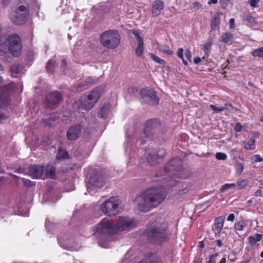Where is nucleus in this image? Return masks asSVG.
<instances>
[{"instance_id":"1","label":"nucleus","mask_w":263,"mask_h":263,"mask_svg":"<svg viewBox=\"0 0 263 263\" xmlns=\"http://www.w3.org/2000/svg\"><path fill=\"white\" fill-rule=\"evenodd\" d=\"M166 195L164 188L152 187L138 196L136 198L134 203L140 211L146 212L162 203Z\"/></svg>"},{"instance_id":"2","label":"nucleus","mask_w":263,"mask_h":263,"mask_svg":"<svg viewBox=\"0 0 263 263\" xmlns=\"http://www.w3.org/2000/svg\"><path fill=\"white\" fill-rule=\"evenodd\" d=\"M145 233L149 241L158 244L167 241L170 235L167 224L164 221L156 223L147 228Z\"/></svg>"},{"instance_id":"3","label":"nucleus","mask_w":263,"mask_h":263,"mask_svg":"<svg viewBox=\"0 0 263 263\" xmlns=\"http://www.w3.org/2000/svg\"><path fill=\"white\" fill-rule=\"evenodd\" d=\"M182 163L180 158L178 157L172 158L164 167L163 171L165 173H170V177L166 181L165 186L166 187L175 185L178 179L182 177Z\"/></svg>"},{"instance_id":"4","label":"nucleus","mask_w":263,"mask_h":263,"mask_svg":"<svg viewBox=\"0 0 263 263\" xmlns=\"http://www.w3.org/2000/svg\"><path fill=\"white\" fill-rule=\"evenodd\" d=\"M22 45L20 37L12 34L0 40V51L3 53L9 52L14 57L18 56L21 52Z\"/></svg>"},{"instance_id":"5","label":"nucleus","mask_w":263,"mask_h":263,"mask_svg":"<svg viewBox=\"0 0 263 263\" xmlns=\"http://www.w3.org/2000/svg\"><path fill=\"white\" fill-rule=\"evenodd\" d=\"M92 230L96 238L100 240H106L110 235L117 233L114 224L106 218L92 227Z\"/></svg>"},{"instance_id":"6","label":"nucleus","mask_w":263,"mask_h":263,"mask_svg":"<svg viewBox=\"0 0 263 263\" xmlns=\"http://www.w3.org/2000/svg\"><path fill=\"white\" fill-rule=\"evenodd\" d=\"M103 91V88L100 86L93 89L88 95H84L79 99V109L90 110L100 97Z\"/></svg>"},{"instance_id":"7","label":"nucleus","mask_w":263,"mask_h":263,"mask_svg":"<svg viewBox=\"0 0 263 263\" xmlns=\"http://www.w3.org/2000/svg\"><path fill=\"white\" fill-rule=\"evenodd\" d=\"M100 40L104 47L114 49L120 45L121 36L118 30H108L101 34Z\"/></svg>"},{"instance_id":"8","label":"nucleus","mask_w":263,"mask_h":263,"mask_svg":"<svg viewBox=\"0 0 263 263\" xmlns=\"http://www.w3.org/2000/svg\"><path fill=\"white\" fill-rule=\"evenodd\" d=\"M161 127V124L159 120L157 119L148 120L145 123L144 130L141 133L142 135L139 139L140 144H143L146 142V138H151L158 133L160 130Z\"/></svg>"},{"instance_id":"9","label":"nucleus","mask_w":263,"mask_h":263,"mask_svg":"<svg viewBox=\"0 0 263 263\" xmlns=\"http://www.w3.org/2000/svg\"><path fill=\"white\" fill-rule=\"evenodd\" d=\"M29 14V8L27 6L21 5L11 12L10 17L15 25H22L27 22Z\"/></svg>"},{"instance_id":"10","label":"nucleus","mask_w":263,"mask_h":263,"mask_svg":"<svg viewBox=\"0 0 263 263\" xmlns=\"http://www.w3.org/2000/svg\"><path fill=\"white\" fill-rule=\"evenodd\" d=\"M119 202L118 198L112 196L104 201L100 205V210L107 216H114L119 213Z\"/></svg>"},{"instance_id":"11","label":"nucleus","mask_w":263,"mask_h":263,"mask_svg":"<svg viewBox=\"0 0 263 263\" xmlns=\"http://www.w3.org/2000/svg\"><path fill=\"white\" fill-rule=\"evenodd\" d=\"M15 85L14 83L6 84L0 88V107L7 106L10 101V95L15 91Z\"/></svg>"},{"instance_id":"12","label":"nucleus","mask_w":263,"mask_h":263,"mask_svg":"<svg viewBox=\"0 0 263 263\" xmlns=\"http://www.w3.org/2000/svg\"><path fill=\"white\" fill-rule=\"evenodd\" d=\"M140 97L143 102L152 106L158 105L159 102L156 92L153 89L142 88Z\"/></svg>"},{"instance_id":"13","label":"nucleus","mask_w":263,"mask_h":263,"mask_svg":"<svg viewBox=\"0 0 263 263\" xmlns=\"http://www.w3.org/2000/svg\"><path fill=\"white\" fill-rule=\"evenodd\" d=\"M165 152L163 150H157V149H149L146 153V157L147 163L150 165H155L160 162L162 159Z\"/></svg>"},{"instance_id":"14","label":"nucleus","mask_w":263,"mask_h":263,"mask_svg":"<svg viewBox=\"0 0 263 263\" xmlns=\"http://www.w3.org/2000/svg\"><path fill=\"white\" fill-rule=\"evenodd\" d=\"M135 226V222L128 217H120L117 220L115 226L118 231H123L133 228Z\"/></svg>"},{"instance_id":"15","label":"nucleus","mask_w":263,"mask_h":263,"mask_svg":"<svg viewBox=\"0 0 263 263\" xmlns=\"http://www.w3.org/2000/svg\"><path fill=\"white\" fill-rule=\"evenodd\" d=\"M62 95L59 91L51 92L46 99V105L49 108H54L62 99Z\"/></svg>"},{"instance_id":"16","label":"nucleus","mask_w":263,"mask_h":263,"mask_svg":"<svg viewBox=\"0 0 263 263\" xmlns=\"http://www.w3.org/2000/svg\"><path fill=\"white\" fill-rule=\"evenodd\" d=\"M81 131V125L79 124L70 126L66 133L67 139L71 141L76 140L79 138Z\"/></svg>"},{"instance_id":"17","label":"nucleus","mask_w":263,"mask_h":263,"mask_svg":"<svg viewBox=\"0 0 263 263\" xmlns=\"http://www.w3.org/2000/svg\"><path fill=\"white\" fill-rule=\"evenodd\" d=\"M44 172V167L39 165H32L29 167V175L33 179H39Z\"/></svg>"},{"instance_id":"18","label":"nucleus","mask_w":263,"mask_h":263,"mask_svg":"<svg viewBox=\"0 0 263 263\" xmlns=\"http://www.w3.org/2000/svg\"><path fill=\"white\" fill-rule=\"evenodd\" d=\"M105 182L104 178L100 176L98 173H95L91 175L89 179V184L95 187L101 188Z\"/></svg>"},{"instance_id":"19","label":"nucleus","mask_w":263,"mask_h":263,"mask_svg":"<svg viewBox=\"0 0 263 263\" xmlns=\"http://www.w3.org/2000/svg\"><path fill=\"white\" fill-rule=\"evenodd\" d=\"M164 8V2L161 0H156L153 3L152 14L154 16L159 15Z\"/></svg>"},{"instance_id":"20","label":"nucleus","mask_w":263,"mask_h":263,"mask_svg":"<svg viewBox=\"0 0 263 263\" xmlns=\"http://www.w3.org/2000/svg\"><path fill=\"white\" fill-rule=\"evenodd\" d=\"M138 263H162L161 259L155 254L149 253Z\"/></svg>"},{"instance_id":"21","label":"nucleus","mask_w":263,"mask_h":263,"mask_svg":"<svg viewBox=\"0 0 263 263\" xmlns=\"http://www.w3.org/2000/svg\"><path fill=\"white\" fill-rule=\"evenodd\" d=\"M45 175L48 178L54 179L55 178L56 168L52 165L47 164L44 168Z\"/></svg>"},{"instance_id":"22","label":"nucleus","mask_w":263,"mask_h":263,"mask_svg":"<svg viewBox=\"0 0 263 263\" xmlns=\"http://www.w3.org/2000/svg\"><path fill=\"white\" fill-rule=\"evenodd\" d=\"M58 119L59 117L55 114H51L49 115L47 119H44L43 120V124L44 126H51Z\"/></svg>"},{"instance_id":"23","label":"nucleus","mask_w":263,"mask_h":263,"mask_svg":"<svg viewBox=\"0 0 263 263\" xmlns=\"http://www.w3.org/2000/svg\"><path fill=\"white\" fill-rule=\"evenodd\" d=\"M224 217L219 216L217 217L214 220V226L215 227V229L219 234L221 232L224 223Z\"/></svg>"},{"instance_id":"24","label":"nucleus","mask_w":263,"mask_h":263,"mask_svg":"<svg viewBox=\"0 0 263 263\" xmlns=\"http://www.w3.org/2000/svg\"><path fill=\"white\" fill-rule=\"evenodd\" d=\"M22 68L21 65L17 63L13 64L10 66V71L12 77H17V75L21 73Z\"/></svg>"},{"instance_id":"25","label":"nucleus","mask_w":263,"mask_h":263,"mask_svg":"<svg viewBox=\"0 0 263 263\" xmlns=\"http://www.w3.org/2000/svg\"><path fill=\"white\" fill-rule=\"evenodd\" d=\"M262 237L263 235L261 234H256L254 236H250L248 238L249 242L251 246H254L261 240Z\"/></svg>"},{"instance_id":"26","label":"nucleus","mask_w":263,"mask_h":263,"mask_svg":"<svg viewBox=\"0 0 263 263\" xmlns=\"http://www.w3.org/2000/svg\"><path fill=\"white\" fill-rule=\"evenodd\" d=\"M68 154L67 151L61 149L58 150L56 156L57 160L60 161L61 160L68 159Z\"/></svg>"},{"instance_id":"27","label":"nucleus","mask_w":263,"mask_h":263,"mask_svg":"<svg viewBox=\"0 0 263 263\" xmlns=\"http://www.w3.org/2000/svg\"><path fill=\"white\" fill-rule=\"evenodd\" d=\"M242 18L252 26L256 24L255 18L249 13H243L242 15Z\"/></svg>"},{"instance_id":"28","label":"nucleus","mask_w":263,"mask_h":263,"mask_svg":"<svg viewBox=\"0 0 263 263\" xmlns=\"http://www.w3.org/2000/svg\"><path fill=\"white\" fill-rule=\"evenodd\" d=\"M158 48L159 51L168 55H173V51L171 50L169 47L166 45H158Z\"/></svg>"},{"instance_id":"29","label":"nucleus","mask_w":263,"mask_h":263,"mask_svg":"<svg viewBox=\"0 0 263 263\" xmlns=\"http://www.w3.org/2000/svg\"><path fill=\"white\" fill-rule=\"evenodd\" d=\"M55 62L52 60H50L47 62L46 68L47 71L50 73H53L55 69Z\"/></svg>"},{"instance_id":"30","label":"nucleus","mask_w":263,"mask_h":263,"mask_svg":"<svg viewBox=\"0 0 263 263\" xmlns=\"http://www.w3.org/2000/svg\"><path fill=\"white\" fill-rule=\"evenodd\" d=\"M247 226V223L245 221L241 220L236 223L234 228L237 231H242Z\"/></svg>"},{"instance_id":"31","label":"nucleus","mask_w":263,"mask_h":263,"mask_svg":"<svg viewBox=\"0 0 263 263\" xmlns=\"http://www.w3.org/2000/svg\"><path fill=\"white\" fill-rule=\"evenodd\" d=\"M144 51V43H138V46L135 49L136 54L138 57H141Z\"/></svg>"},{"instance_id":"32","label":"nucleus","mask_w":263,"mask_h":263,"mask_svg":"<svg viewBox=\"0 0 263 263\" xmlns=\"http://www.w3.org/2000/svg\"><path fill=\"white\" fill-rule=\"evenodd\" d=\"M251 54L254 57L263 58V47H260L252 51Z\"/></svg>"},{"instance_id":"33","label":"nucleus","mask_w":263,"mask_h":263,"mask_svg":"<svg viewBox=\"0 0 263 263\" xmlns=\"http://www.w3.org/2000/svg\"><path fill=\"white\" fill-rule=\"evenodd\" d=\"M233 38V34L230 32H226L222 35L221 42L227 43L231 41Z\"/></svg>"},{"instance_id":"34","label":"nucleus","mask_w":263,"mask_h":263,"mask_svg":"<svg viewBox=\"0 0 263 263\" xmlns=\"http://www.w3.org/2000/svg\"><path fill=\"white\" fill-rule=\"evenodd\" d=\"M177 55L179 58H180L182 60L183 63L185 65H187L188 63H187V61L184 60V59L183 58V49L182 48H180L178 49L177 53Z\"/></svg>"},{"instance_id":"35","label":"nucleus","mask_w":263,"mask_h":263,"mask_svg":"<svg viewBox=\"0 0 263 263\" xmlns=\"http://www.w3.org/2000/svg\"><path fill=\"white\" fill-rule=\"evenodd\" d=\"M149 55H150L151 58L154 61L156 62L157 63H159L160 64L163 65V64H164L165 63V62L164 60H163L162 59L159 58L158 56L155 55L154 54L150 53H149Z\"/></svg>"},{"instance_id":"36","label":"nucleus","mask_w":263,"mask_h":263,"mask_svg":"<svg viewBox=\"0 0 263 263\" xmlns=\"http://www.w3.org/2000/svg\"><path fill=\"white\" fill-rule=\"evenodd\" d=\"M236 186V185L235 183H227L221 186V189H220V191L222 192L231 188L234 189Z\"/></svg>"},{"instance_id":"37","label":"nucleus","mask_w":263,"mask_h":263,"mask_svg":"<svg viewBox=\"0 0 263 263\" xmlns=\"http://www.w3.org/2000/svg\"><path fill=\"white\" fill-rule=\"evenodd\" d=\"M255 139H252L245 143V147L247 149H253L254 148Z\"/></svg>"},{"instance_id":"38","label":"nucleus","mask_w":263,"mask_h":263,"mask_svg":"<svg viewBox=\"0 0 263 263\" xmlns=\"http://www.w3.org/2000/svg\"><path fill=\"white\" fill-rule=\"evenodd\" d=\"M248 183V181L247 179H243L241 180L240 181H239L237 182V189L238 190H241L242 189H243L245 187H246Z\"/></svg>"},{"instance_id":"39","label":"nucleus","mask_w":263,"mask_h":263,"mask_svg":"<svg viewBox=\"0 0 263 263\" xmlns=\"http://www.w3.org/2000/svg\"><path fill=\"white\" fill-rule=\"evenodd\" d=\"M22 181H23L24 185L28 187H32L35 185V183L34 182L27 179L22 178Z\"/></svg>"},{"instance_id":"40","label":"nucleus","mask_w":263,"mask_h":263,"mask_svg":"<svg viewBox=\"0 0 263 263\" xmlns=\"http://www.w3.org/2000/svg\"><path fill=\"white\" fill-rule=\"evenodd\" d=\"M210 108L216 113H219L221 111L224 110L226 109L224 107H218L213 104H211L210 105Z\"/></svg>"},{"instance_id":"41","label":"nucleus","mask_w":263,"mask_h":263,"mask_svg":"<svg viewBox=\"0 0 263 263\" xmlns=\"http://www.w3.org/2000/svg\"><path fill=\"white\" fill-rule=\"evenodd\" d=\"M215 157L219 160H225L227 159V155L225 153L218 152L216 154Z\"/></svg>"},{"instance_id":"42","label":"nucleus","mask_w":263,"mask_h":263,"mask_svg":"<svg viewBox=\"0 0 263 263\" xmlns=\"http://www.w3.org/2000/svg\"><path fill=\"white\" fill-rule=\"evenodd\" d=\"M251 161L253 163L263 161V158L259 155H255L251 158Z\"/></svg>"},{"instance_id":"43","label":"nucleus","mask_w":263,"mask_h":263,"mask_svg":"<svg viewBox=\"0 0 263 263\" xmlns=\"http://www.w3.org/2000/svg\"><path fill=\"white\" fill-rule=\"evenodd\" d=\"M218 253H216L209 256V259L208 263H216V257L218 256Z\"/></svg>"},{"instance_id":"44","label":"nucleus","mask_w":263,"mask_h":263,"mask_svg":"<svg viewBox=\"0 0 263 263\" xmlns=\"http://www.w3.org/2000/svg\"><path fill=\"white\" fill-rule=\"evenodd\" d=\"M133 34L135 36L138 40V43L143 42L142 37L140 35V32L138 30H134Z\"/></svg>"},{"instance_id":"45","label":"nucleus","mask_w":263,"mask_h":263,"mask_svg":"<svg viewBox=\"0 0 263 263\" xmlns=\"http://www.w3.org/2000/svg\"><path fill=\"white\" fill-rule=\"evenodd\" d=\"M212 44L210 43H207L203 45V51L208 54L211 48Z\"/></svg>"},{"instance_id":"46","label":"nucleus","mask_w":263,"mask_h":263,"mask_svg":"<svg viewBox=\"0 0 263 263\" xmlns=\"http://www.w3.org/2000/svg\"><path fill=\"white\" fill-rule=\"evenodd\" d=\"M243 170V166L242 163H238L236 165V171L239 174H241Z\"/></svg>"},{"instance_id":"47","label":"nucleus","mask_w":263,"mask_h":263,"mask_svg":"<svg viewBox=\"0 0 263 263\" xmlns=\"http://www.w3.org/2000/svg\"><path fill=\"white\" fill-rule=\"evenodd\" d=\"M185 56L186 59L190 61H191L192 59V53L190 49H186L185 50Z\"/></svg>"},{"instance_id":"48","label":"nucleus","mask_w":263,"mask_h":263,"mask_svg":"<svg viewBox=\"0 0 263 263\" xmlns=\"http://www.w3.org/2000/svg\"><path fill=\"white\" fill-rule=\"evenodd\" d=\"M219 24V21L217 18L214 17L212 21L211 27L212 29L215 28Z\"/></svg>"},{"instance_id":"49","label":"nucleus","mask_w":263,"mask_h":263,"mask_svg":"<svg viewBox=\"0 0 263 263\" xmlns=\"http://www.w3.org/2000/svg\"><path fill=\"white\" fill-rule=\"evenodd\" d=\"M242 126L240 123H237L234 127V129L236 132H240Z\"/></svg>"},{"instance_id":"50","label":"nucleus","mask_w":263,"mask_h":263,"mask_svg":"<svg viewBox=\"0 0 263 263\" xmlns=\"http://www.w3.org/2000/svg\"><path fill=\"white\" fill-rule=\"evenodd\" d=\"M259 0H250V5L251 7L255 8L257 7V4Z\"/></svg>"},{"instance_id":"51","label":"nucleus","mask_w":263,"mask_h":263,"mask_svg":"<svg viewBox=\"0 0 263 263\" xmlns=\"http://www.w3.org/2000/svg\"><path fill=\"white\" fill-rule=\"evenodd\" d=\"M235 219V215L234 214H230L227 217V220L230 221H233Z\"/></svg>"},{"instance_id":"52","label":"nucleus","mask_w":263,"mask_h":263,"mask_svg":"<svg viewBox=\"0 0 263 263\" xmlns=\"http://www.w3.org/2000/svg\"><path fill=\"white\" fill-rule=\"evenodd\" d=\"M10 2V0H2V4L3 7L7 6Z\"/></svg>"},{"instance_id":"53","label":"nucleus","mask_w":263,"mask_h":263,"mask_svg":"<svg viewBox=\"0 0 263 263\" xmlns=\"http://www.w3.org/2000/svg\"><path fill=\"white\" fill-rule=\"evenodd\" d=\"M201 61V59L200 57H197L194 59V62L195 64H198Z\"/></svg>"},{"instance_id":"54","label":"nucleus","mask_w":263,"mask_h":263,"mask_svg":"<svg viewBox=\"0 0 263 263\" xmlns=\"http://www.w3.org/2000/svg\"><path fill=\"white\" fill-rule=\"evenodd\" d=\"M229 23L230 24V28H232L234 27V23H235V20L234 18H231L229 21Z\"/></svg>"},{"instance_id":"55","label":"nucleus","mask_w":263,"mask_h":263,"mask_svg":"<svg viewBox=\"0 0 263 263\" xmlns=\"http://www.w3.org/2000/svg\"><path fill=\"white\" fill-rule=\"evenodd\" d=\"M193 7L194 8H196V9H199L200 7V5H199V4L197 2H194L193 3Z\"/></svg>"},{"instance_id":"56","label":"nucleus","mask_w":263,"mask_h":263,"mask_svg":"<svg viewBox=\"0 0 263 263\" xmlns=\"http://www.w3.org/2000/svg\"><path fill=\"white\" fill-rule=\"evenodd\" d=\"M6 119V116L3 114L0 113V123Z\"/></svg>"},{"instance_id":"57","label":"nucleus","mask_w":263,"mask_h":263,"mask_svg":"<svg viewBox=\"0 0 263 263\" xmlns=\"http://www.w3.org/2000/svg\"><path fill=\"white\" fill-rule=\"evenodd\" d=\"M255 196H262L261 191L260 190H258L255 193Z\"/></svg>"},{"instance_id":"58","label":"nucleus","mask_w":263,"mask_h":263,"mask_svg":"<svg viewBox=\"0 0 263 263\" xmlns=\"http://www.w3.org/2000/svg\"><path fill=\"white\" fill-rule=\"evenodd\" d=\"M217 245L219 247H221L223 246L222 241L220 239L216 240Z\"/></svg>"},{"instance_id":"59","label":"nucleus","mask_w":263,"mask_h":263,"mask_svg":"<svg viewBox=\"0 0 263 263\" xmlns=\"http://www.w3.org/2000/svg\"><path fill=\"white\" fill-rule=\"evenodd\" d=\"M217 3V0H210L208 2L209 4H216Z\"/></svg>"},{"instance_id":"60","label":"nucleus","mask_w":263,"mask_h":263,"mask_svg":"<svg viewBox=\"0 0 263 263\" xmlns=\"http://www.w3.org/2000/svg\"><path fill=\"white\" fill-rule=\"evenodd\" d=\"M219 263H226V258L225 257L222 258Z\"/></svg>"},{"instance_id":"61","label":"nucleus","mask_w":263,"mask_h":263,"mask_svg":"<svg viewBox=\"0 0 263 263\" xmlns=\"http://www.w3.org/2000/svg\"><path fill=\"white\" fill-rule=\"evenodd\" d=\"M199 247L200 248L202 249V248H203L204 247V243L202 242H200V244L199 245Z\"/></svg>"},{"instance_id":"62","label":"nucleus","mask_w":263,"mask_h":263,"mask_svg":"<svg viewBox=\"0 0 263 263\" xmlns=\"http://www.w3.org/2000/svg\"><path fill=\"white\" fill-rule=\"evenodd\" d=\"M189 190L187 187H185L184 189H183V190H182V191H181V192L182 193H186L188 192Z\"/></svg>"},{"instance_id":"63","label":"nucleus","mask_w":263,"mask_h":263,"mask_svg":"<svg viewBox=\"0 0 263 263\" xmlns=\"http://www.w3.org/2000/svg\"><path fill=\"white\" fill-rule=\"evenodd\" d=\"M194 263H202V259L201 258L197 259Z\"/></svg>"},{"instance_id":"64","label":"nucleus","mask_w":263,"mask_h":263,"mask_svg":"<svg viewBox=\"0 0 263 263\" xmlns=\"http://www.w3.org/2000/svg\"><path fill=\"white\" fill-rule=\"evenodd\" d=\"M250 261V259L244 260L241 261L240 263H249Z\"/></svg>"}]
</instances>
